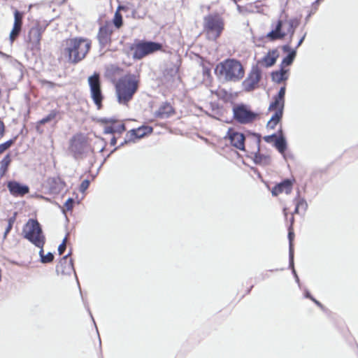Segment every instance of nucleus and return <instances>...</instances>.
<instances>
[{"label":"nucleus","instance_id":"8","mask_svg":"<svg viewBox=\"0 0 358 358\" xmlns=\"http://www.w3.org/2000/svg\"><path fill=\"white\" fill-rule=\"evenodd\" d=\"M233 115L236 122L245 124L252 122L258 114L250 110L248 106L241 103L233 108Z\"/></svg>","mask_w":358,"mask_h":358},{"label":"nucleus","instance_id":"19","mask_svg":"<svg viewBox=\"0 0 358 358\" xmlns=\"http://www.w3.org/2000/svg\"><path fill=\"white\" fill-rule=\"evenodd\" d=\"M250 151L260 149L261 135L257 133L248 132L245 135V141Z\"/></svg>","mask_w":358,"mask_h":358},{"label":"nucleus","instance_id":"20","mask_svg":"<svg viewBox=\"0 0 358 358\" xmlns=\"http://www.w3.org/2000/svg\"><path fill=\"white\" fill-rule=\"evenodd\" d=\"M282 50L285 52H288L287 56L283 58L280 65V67H282V69H285V66H290L293 63L296 55V50L291 49L289 45H284L282 47Z\"/></svg>","mask_w":358,"mask_h":358},{"label":"nucleus","instance_id":"33","mask_svg":"<svg viewBox=\"0 0 358 358\" xmlns=\"http://www.w3.org/2000/svg\"><path fill=\"white\" fill-rule=\"evenodd\" d=\"M124 129V125L119 126H106L104 128V133L106 134H113L116 131H122Z\"/></svg>","mask_w":358,"mask_h":358},{"label":"nucleus","instance_id":"16","mask_svg":"<svg viewBox=\"0 0 358 358\" xmlns=\"http://www.w3.org/2000/svg\"><path fill=\"white\" fill-rule=\"evenodd\" d=\"M7 187L10 193L15 196H22L29 191L28 186L21 185L20 182L16 181L8 182Z\"/></svg>","mask_w":358,"mask_h":358},{"label":"nucleus","instance_id":"35","mask_svg":"<svg viewBox=\"0 0 358 358\" xmlns=\"http://www.w3.org/2000/svg\"><path fill=\"white\" fill-rule=\"evenodd\" d=\"M57 115V112L55 110H52L46 117L41 119L38 122V124H43L47 122H50L53 119L55 118Z\"/></svg>","mask_w":358,"mask_h":358},{"label":"nucleus","instance_id":"39","mask_svg":"<svg viewBox=\"0 0 358 358\" xmlns=\"http://www.w3.org/2000/svg\"><path fill=\"white\" fill-rule=\"evenodd\" d=\"M15 222V217H11L8 220V227L5 231V233H4V235H3V237L6 238L7 234L10 232V231L11 230L12 227H13V224Z\"/></svg>","mask_w":358,"mask_h":358},{"label":"nucleus","instance_id":"51","mask_svg":"<svg viewBox=\"0 0 358 358\" xmlns=\"http://www.w3.org/2000/svg\"><path fill=\"white\" fill-rule=\"evenodd\" d=\"M75 146H76V140L74 139V140L72 141V143H71V149L73 150H74Z\"/></svg>","mask_w":358,"mask_h":358},{"label":"nucleus","instance_id":"42","mask_svg":"<svg viewBox=\"0 0 358 358\" xmlns=\"http://www.w3.org/2000/svg\"><path fill=\"white\" fill-rule=\"evenodd\" d=\"M277 135L276 134H273L271 135H268V136H265L264 137V140L266 142V143H271L273 141H275V138H277Z\"/></svg>","mask_w":358,"mask_h":358},{"label":"nucleus","instance_id":"2","mask_svg":"<svg viewBox=\"0 0 358 358\" xmlns=\"http://www.w3.org/2000/svg\"><path fill=\"white\" fill-rule=\"evenodd\" d=\"M215 71L223 76L227 81L237 82L241 80L245 74L244 69L241 62L234 59H228L220 62Z\"/></svg>","mask_w":358,"mask_h":358},{"label":"nucleus","instance_id":"36","mask_svg":"<svg viewBox=\"0 0 358 358\" xmlns=\"http://www.w3.org/2000/svg\"><path fill=\"white\" fill-rule=\"evenodd\" d=\"M285 92H286V87H285V86H282L280 88L278 94L274 95V96L285 101Z\"/></svg>","mask_w":358,"mask_h":358},{"label":"nucleus","instance_id":"38","mask_svg":"<svg viewBox=\"0 0 358 358\" xmlns=\"http://www.w3.org/2000/svg\"><path fill=\"white\" fill-rule=\"evenodd\" d=\"M320 1L319 0H315L313 2L311 5V10L309 15L307 16V18L309 17L312 14L315 13L318 9Z\"/></svg>","mask_w":358,"mask_h":358},{"label":"nucleus","instance_id":"17","mask_svg":"<svg viewBox=\"0 0 358 358\" xmlns=\"http://www.w3.org/2000/svg\"><path fill=\"white\" fill-rule=\"evenodd\" d=\"M292 181L290 179H285L281 182L275 185L272 190L271 193L273 196H278L282 192H285L287 194H289L292 190Z\"/></svg>","mask_w":358,"mask_h":358},{"label":"nucleus","instance_id":"53","mask_svg":"<svg viewBox=\"0 0 358 358\" xmlns=\"http://www.w3.org/2000/svg\"><path fill=\"white\" fill-rule=\"evenodd\" d=\"M300 208L296 206L295 209L294 210V213H299Z\"/></svg>","mask_w":358,"mask_h":358},{"label":"nucleus","instance_id":"6","mask_svg":"<svg viewBox=\"0 0 358 358\" xmlns=\"http://www.w3.org/2000/svg\"><path fill=\"white\" fill-rule=\"evenodd\" d=\"M285 103V101L278 99L274 96H273V100L269 104L268 110L274 111V113L267 122V128L273 129L281 121L283 116Z\"/></svg>","mask_w":358,"mask_h":358},{"label":"nucleus","instance_id":"13","mask_svg":"<svg viewBox=\"0 0 358 358\" xmlns=\"http://www.w3.org/2000/svg\"><path fill=\"white\" fill-rule=\"evenodd\" d=\"M113 32V25L110 22H106L99 28L97 38L101 46L104 47L110 43Z\"/></svg>","mask_w":358,"mask_h":358},{"label":"nucleus","instance_id":"26","mask_svg":"<svg viewBox=\"0 0 358 358\" xmlns=\"http://www.w3.org/2000/svg\"><path fill=\"white\" fill-rule=\"evenodd\" d=\"M279 56V53L277 50H273L269 51L266 55H265L262 61L265 63L266 67H271L273 66Z\"/></svg>","mask_w":358,"mask_h":358},{"label":"nucleus","instance_id":"24","mask_svg":"<svg viewBox=\"0 0 358 358\" xmlns=\"http://www.w3.org/2000/svg\"><path fill=\"white\" fill-rule=\"evenodd\" d=\"M175 113L174 108L169 102H164L158 108V117L167 118Z\"/></svg>","mask_w":358,"mask_h":358},{"label":"nucleus","instance_id":"31","mask_svg":"<svg viewBox=\"0 0 358 358\" xmlns=\"http://www.w3.org/2000/svg\"><path fill=\"white\" fill-rule=\"evenodd\" d=\"M294 238V232L292 231V228H289L288 233V239H289V259L290 262V266H293V259H294V247L292 244V241Z\"/></svg>","mask_w":358,"mask_h":358},{"label":"nucleus","instance_id":"54","mask_svg":"<svg viewBox=\"0 0 358 358\" xmlns=\"http://www.w3.org/2000/svg\"><path fill=\"white\" fill-rule=\"evenodd\" d=\"M283 213L285 217H287V208H283Z\"/></svg>","mask_w":358,"mask_h":358},{"label":"nucleus","instance_id":"18","mask_svg":"<svg viewBox=\"0 0 358 358\" xmlns=\"http://www.w3.org/2000/svg\"><path fill=\"white\" fill-rule=\"evenodd\" d=\"M22 14L18 10L14 13V24L13 27L10 33V40L13 42L16 37L19 35L22 25Z\"/></svg>","mask_w":358,"mask_h":358},{"label":"nucleus","instance_id":"47","mask_svg":"<svg viewBox=\"0 0 358 358\" xmlns=\"http://www.w3.org/2000/svg\"><path fill=\"white\" fill-rule=\"evenodd\" d=\"M318 307L322 308H323V306L322 304L318 301L317 300H316L314 297L311 299Z\"/></svg>","mask_w":358,"mask_h":358},{"label":"nucleus","instance_id":"37","mask_svg":"<svg viewBox=\"0 0 358 358\" xmlns=\"http://www.w3.org/2000/svg\"><path fill=\"white\" fill-rule=\"evenodd\" d=\"M13 143V140L8 141L2 144H0V154L2 153L3 151L9 148L12 144Z\"/></svg>","mask_w":358,"mask_h":358},{"label":"nucleus","instance_id":"48","mask_svg":"<svg viewBox=\"0 0 358 358\" xmlns=\"http://www.w3.org/2000/svg\"><path fill=\"white\" fill-rule=\"evenodd\" d=\"M289 221H290V225H289V228H292V225L294 224V217L293 215H291Z\"/></svg>","mask_w":358,"mask_h":358},{"label":"nucleus","instance_id":"10","mask_svg":"<svg viewBox=\"0 0 358 358\" xmlns=\"http://www.w3.org/2000/svg\"><path fill=\"white\" fill-rule=\"evenodd\" d=\"M262 79V70L257 66H252L246 78L242 83V87L247 92L255 90Z\"/></svg>","mask_w":358,"mask_h":358},{"label":"nucleus","instance_id":"3","mask_svg":"<svg viewBox=\"0 0 358 358\" xmlns=\"http://www.w3.org/2000/svg\"><path fill=\"white\" fill-rule=\"evenodd\" d=\"M138 86V80L133 75H127L120 79L116 84V94L118 103L127 105L136 93Z\"/></svg>","mask_w":358,"mask_h":358},{"label":"nucleus","instance_id":"1","mask_svg":"<svg viewBox=\"0 0 358 358\" xmlns=\"http://www.w3.org/2000/svg\"><path fill=\"white\" fill-rule=\"evenodd\" d=\"M91 45V41L85 38H69L65 41L64 54L67 55L70 62L78 63L85 57Z\"/></svg>","mask_w":358,"mask_h":358},{"label":"nucleus","instance_id":"12","mask_svg":"<svg viewBox=\"0 0 358 358\" xmlns=\"http://www.w3.org/2000/svg\"><path fill=\"white\" fill-rule=\"evenodd\" d=\"M224 138H228L229 139L230 143L233 147L240 150L245 151V135L243 134L236 131L233 129L230 128Z\"/></svg>","mask_w":358,"mask_h":358},{"label":"nucleus","instance_id":"11","mask_svg":"<svg viewBox=\"0 0 358 358\" xmlns=\"http://www.w3.org/2000/svg\"><path fill=\"white\" fill-rule=\"evenodd\" d=\"M88 83L90 87L91 96L94 103L99 108L101 104L102 95L100 88L99 77L98 74H94L89 77Z\"/></svg>","mask_w":358,"mask_h":358},{"label":"nucleus","instance_id":"7","mask_svg":"<svg viewBox=\"0 0 358 358\" xmlns=\"http://www.w3.org/2000/svg\"><path fill=\"white\" fill-rule=\"evenodd\" d=\"M180 82L178 67L176 64H170L163 73V78L161 79L162 84L165 85L167 89L173 90L178 87Z\"/></svg>","mask_w":358,"mask_h":358},{"label":"nucleus","instance_id":"29","mask_svg":"<svg viewBox=\"0 0 358 358\" xmlns=\"http://www.w3.org/2000/svg\"><path fill=\"white\" fill-rule=\"evenodd\" d=\"M121 10H126L124 6H119L115 13L114 17L113 19V24L115 27L119 29L122 25V16L120 13Z\"/></svg>","mask_w":358,"mask_h":358},{"label":"nucleus","instance_id":"52","mask_svg":"<svg viewBox=\"0 0 358 358\" xmlns=\"http://www.w3.org/2000/svg\"><path fill=\"white\" fill-rule=\"evenodd\" d=\"M210 69H203V73H204V74H209V73H210Z\"/></svg>","mask_w":358,"mask_h":358},{"label":"nucleus","instance_id":"40","mask_svg":"<svg viewBox=\"0 0 358 358\" xmlns=\"http://www.w3.org/2000/svg\"><path fill=\"white\" fill-rule=\"evenodd\" d=\"M90 181L88 180H85L82 182L80 186V191L84 192L89 187Z\"/></svg>","mask_w":358,"mask_h":358},{"label":"nucleus","instance_id":"32","mask_svg":"<svg viewBox=\"0 0 358 358\" xmlns=\"http://www.w3.org/2000/svg\"><path fill=\"white\" fill-rule=\"evenodd\" d=\"M39 255L41 257V261L42 263H49L53 260L54 256L51 252H48L47 255L43 254V248H40Z\"/></svg>","mask_w":358,"mask_h":358},{"label":"nucleus","instance_id":"41","mask_svg":"<svg viewBox=\"0 0 358 358\" xmlns=\"http://www.w3.org/2000/svg\"><path fill=\"white\" fill-rule=\"evenodd\" d=\"M66 240H67V238L65 237L64 239L63 240V242L62 243V244H60L59 245L58 252H59V255H62L66 249Z\"/></svg>","mask_w":358,"mask_h":358},{"label":"nucleus","instance_id":"23","mask_svg":"<svg viewBox=\"0 0 358 358\" xmlns=\"http://www.w3.org/2000/svg\"><path fill=\"white\" fill-rule=\"evenodd\" d=\"M278 134L279 136L274 141V146L280 153L283 154L287 148V143L282 129L278 130Z\"/></svg>","mask_w":358,"mask_h":358},{"label":"nucleus","instance_id":"34","mask_svg":"<svg viewBox=\"0 0 358 358\" xmlns=\"http://www.w3.org/2000/svg\"><path fill=\"white\" fill-rule=\"evenodd\" d=\"M289 27L287 29V33L290 34V38L294 35V29L298 25V21L296 19H291L288 21Z\"/></svg>","mask_w":358,"mask_h":358},{"label":"nucleus","instance_id":"21","mask_svg":"<svg viewBox=\"0 0 358 358\" xmlns=\"http://www.w3.org/2000/svg\"><path fill=\"white\" fill-rule=\"evenodd\" d=\"M42 31L38 27H33L29 33V40L34 48H39Z\"/></svg>","mask_w":358,"mask_h":358},{"label":"nucleus","instance_id":"44","mask_svg":"<svg viewBox=\"0 0 358 358\" xmlns=\"http://www.w3.org/2000/svg\"><path fill=\"white\" fill-rule=\"evenodd\" d=\"M289 267L292 269V273L295 278L296 282L299 285V278L296 274V272L294 269V265L292 266H290V262L289 261Z\"/></svg>","mask_w":358,"mask_h":358},{"label":"nucleus","instance_id":"5","mask_svg":"<svg viewBox=\"0 0 358 358\" xmlns=\"http://www.w3.org/2000/svg\"><path fill=\"white\" fill-rule=\"evenodd\" d=\"M132 57L141 59L157 50V43L146 41H136L130 47Z\"/></svg>","mask_w":358,"mask_h":358},{"label":"nucleus","instance_id":"4","mask_svg":"<svg viewBox=\"0 0 358 358\" xmlns=\"http://www.w3.org/2000/svg\"><path fill=\"white\" fill-rule=\"evenodd\" d=\"M24 237L39 248H42L45 238L41 227L36 220L29 219L22 229Z\"/></svg>","mask_w":358,"mask_h":358},{"label":"nucleus","instance_id":"28","mask_svg":"<svg viewBox=\"0 0 358 358\" xmlns=\"http://www.w3.org/2000/svg\"><path fill=\"white\" fill-rule=\"evenodd\" d=\"M294 203L295 206H297L301 210L306 212L308 208V203L306 199L303 197L300 196V191L299 189L296 192V197L294 199Z\"/></svg>","mask_w":358,"mask_h":358},{"label":"nucleus","instance_id":"49","mask_svg":"<svg viewBox=\"0 0 358 358\" xmlns=\"http://www.w3.org/2000/svg\"><path fill=\"white\" fill-rule=\"evenodd\" d=\"M157 48H158V52H159V51L166 52V50H163V45H162V44H161V43H158Z\"/></svg>","mask_w":358,"mask_h":358},{"label":"nucleus","instance_id":"30","mask_svg":"<svg viewBox=\"0 0 358 358\" xmlns=\"http://www.w3.org/2000/svg\"><path fill=\"white\" fill-rule=\"evenodd\" d=\"M11 159L9 155H6L3 159L0 162V176L3 177L10 164Z\"/></svg>","mask_w":358,"mask_h":358},{"label":"nucleus","instance_id":"50","mask_svg":"<svg viewBox=\"0 0 358 358\" xmlns=\"http://www.w3.org/2000/svg\"><path fill=\"white\" fill-rule=\"evenodd\" d=\"M110 144L112 145H115L116 144V138L115 137H113L111 141H110Z\"/></svg>","mask_w":358,"mask_h":358},{"label":"nucleus","instance_id":"43","mask_svg":"<svg viewBox=\"0 0 358 358\" xmlns=\"http://www.w3.org/2000/svg\"><path fill=\"white\" fill-rule=\"evenodd\" d=\"M73 199H69L64 203V206L67 210H70L73 208Z\"/></svg>","mask_w":358,"mask_h":358},{"label":"nucleus","instance_id":"45","mask_svg":"<svg viewBox=\"0 0 358 358\" xmlns=\"http://www.w3.org/2000/svg\"><path fill=\"white\" fill-rule=\"evenodd\" d=\"M306 34L305 33L303 34V36L300 38V40L299 41L296 46L295 47V48L294 50H296L302 44V43L303 42L304 39H305V37H306Z\"/></svg>","mask_w":358,"mask_h":358},{"label":"nucleus","instance_id":"46","mask_svg":"<svg viewBox=\"0 0 358 358\" xmlns=\"http://www.w3.org/2000/svg\"><path fill=\"white\" fill-rule=\"evenodd\" d=\"M305 297L310 299V300L313 298V296L310 294V292L308 289L305 290Z\"/></svg>","mask_w":358,"mask_h":358},{"label":"nucleus","instance_id":"9","mask_svg":"<svg viewBox=\"0 0 358 358\" xmlns=\"http://www.w3.org/2000/svg\"><path fill=\"white\" fill-rule=\"evenodd\" d=\"M205 28L208 37L213 39L218 38L223 29V23L217 15H208L204 18Z\"/></svg>","mask_w":358,"mask_h":358},{"label":"nucleus","instance_id":"14","mask_svg":"<svg viewBox=\"0 0 358 358\" xmlns=\"http://www.w3.org/2000/svg\"><path fill=\"white\" fill-rule=\"evenodd\" d=\"M57 274L63 275H71L74 272L72 260L69 259L68 255L64 256L59 262L56 268Z\"/></svg>","mask_w":358,"mask_h":358},{"label":"nucleus","instance_id":"27","mask_svg":"<svg viewBox=\"0 0 358 358\" xmlns=\"http://www.w3.org/2000/svg\"><path fill=\"white\" fill-rule=\"evenodd\" d=\"M152 131V129L150 127L144 126L139 127L136 129H133L131 131V136H134L137 138H141L144 137L145 136L150 134Z\"/></svg>","mask_w":358,"mask_h":358},{"label":"nucleus","instance_id":"15","mask_svg":"<svg viewBox=\"0 0 358 358\" xmlns=\"http://www.w3.org/2000/svg\"><path fill=\"white\" fill-rule=\"evenodd\" d=\"M284 20L280 19L277 21L273 29L266 34V37L271 41L283 38L287 33L282 30Z\"/></svg>","mask_w":358,"mask_h":358},{"label":"nucleus","instance_id":"22","mask_svg":"<svg viewBox=\"0 0 358 358\" xmlns=\"http://www.w3.org/2000/svg\"><path fill=\"white\" fill-rule=\"evenodd\" d=\"M252 155V159L255 164L257 165H267L270 162L269 156L260 153V149H257L255 151H250Z\"/></svg>","mask_w":358,"mask_h":358},{"label":"nucleus","instance_id":"25","mask_svg":"<svg viewBox=\"0 0 358 358\" xmlns=\"http://www.w3.org/2000/svg\"><path fill=\"white\" fill-rule=\"evenodd\" d=\"M287 71L288 70L282 69V67L278 71H273L271 74L272 80L276 83L287 80L288 79Z\"/></svg>","mask_w":358,"mask_h":358}]
</instances>
